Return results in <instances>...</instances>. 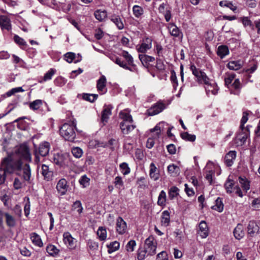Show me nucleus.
<instances>
[{
	"mask_svg": "<svg viewBox=\"0 0 260 260\" xmlns=\"http://www.w3.org/2000/svg\"><path fill=\"white\" fill-rule=\"evenodd\" d=\"M247 138V134L241 132L239 133L234 140L235 143L237 146L243 145Z\"/></svg>",
	"mask_w": 260,
	"mask_h": 260,
	"instance_id": "nucleus-24",
	"label": "nucleus"
},
{
	"mask_svg": "<svg viewBox=\"0 0 260 260\" xmlns=\"http://www.w3.org/2000/svg\"><path fill=\"white\" fill-rule=\"evenodd\" d=\"M152 39L151 38L146 37L143 39L141 44L136 46L138 52L145 53L152 47Z\"/></svg>",
	"mask_w": 260,
	"mask_h": 260,
	"instance_id": "nucleus-9",
	"label": "nucleus"
},
{
	"mask_svg": "<svg viewBox=\"0 0 260 260\" xmlns=\"http://www.w3.org/2000/svg\"><path fill=\"white\" fill-rule=\"evenodd\" d=\"M168 29L170 35L175 38H182L183 34L180 29L174 23H171L168 25Z\"/></svg>",
	"mask_w": 260,
	"mask_h": 260,
	"instance_id": "nucleus-11",
	"label": "nucleus"
},
{
	"mask_svg": "<svg viewBox=\"0 0 260 260\" xmlns=\"http://www.w3.org/2000/svg\"><path fill=\"white\" fill-rule=\"evenodd\" d=\"M233 233L236 239L238 240L242 239L245 235L243 225L238 224L235 228Z\"/></svg>",
	"mask_w": 260,
	"mask_h": 260,
	"instance_id": "nucleus-27",
	"label": "nucleus"
},
{
	"mask_svg": "<svg viewBox=\"0 0 260 260\" xmlns=\"http://www.w3.org/2000/svg\"><path fill=\"white\" fill-rule=\"evenodd\" d=\"M240 21L242 22L245 28L249 27L252 29H254L252 21L248 17L243 16L240 18Z\"/></svg>",
	"mask_w": 260,
	"mask_h": 260,
	"instance_id": "nucleus-42",
	"label": "nucleus"
},
{
	"mask_svg": "<svg viewBox=\"0 0 260 260\" xmlns=\"http://www.w3.org/2000/svg\"><path fill=\"white\" fill-rule=\"evenodd\" d=\"M236 152L235 151H229L225 156L224 161L228 166H232L234 160L236 157Z\"/></svg>",
	"mask_w": 260,
	"mask_h": 260,
	"instance_id": "nucleus-25",
	"label": "nucleus"
},
{
	"mask_svg": "<svg viewBox=\"0 0 260 260\" xmlns=\"http://www.w3.org/2000/svg\"><path fill=\"white\" fill-rule=\"evenodd\" d=\"M114 62L118 65H119L120 67L123 68L124 69L129 70L131 72H137L138 71L137 68L136 67H133V68H130L127 64V63L124 61L122 60L119 58H116L114 60Z\"/></svg>",
	"mask_w": 260,
	"mask_h": 260,
	"instance_id": "nucleus-29",
	"label": "nucleus"
},
{
	"mask_svg": "<svg viewBox=\"0 0 260 260\" xmlns=\"http://www.w3.org/2000/svg\"><path fill=\"white\" fill-rule=\"evenodd\" d=\"M120 244L117 241L111 242L109 245H107L108 252L109 253H112L115 251L117 250L119 248Z\"/></svg>",
	"mask_w": 260,
	"mask_h": 260,
	"instance_id": "nucleus-50",
	"label": "nucleus"
},
{
	"mask_svg": "<svg viewBox=\"0 0 260 260\" xmlns=\"http://www.w3.org/2000/svg\"><path fill=\"white\" fill-rule=\"evenodd\" d=\"M22 162L20 160H14L12 156L4 158L0 166V185L4 183L6 173H13L15 170L21 169Z\"/></svg>",
	"mask_w": 260,
	"mask_h": 260,
	"instance_id": "nucleus-1",
	"label": "nucleus"
},
{
	"mask_svg": "<svg viewBox=\"0 0 260 260\" xmlns=\"http://www.w3.org/2000/svg\"><path fill=\"white\" fill-rule=\"evenodd\" d=\"M178 188L176 186L172 187L169 192V196L171 199H173L178 194Z\"/></svg>",
	"mask_w": 260,
	"mask_h": 260,
	"instance_id": "nucleus-62",
	"label": "nucleus"
},
{
	"mask_svg": "<svg viewBox=\"0 0 260 260\" xmlns=\"http://www.w3.org/2000/svg\"><path fill=\"white\" fill-rule=\"evenodd\" d=\"M112 107L110 105H105L102 112L101 121L103 125L108 122L109 116L111 115V109Z\"/></svg>",
	"mask_w": 260,
	"mask_h": 260,
	"instance_id": "nucleus-18",
	"label": "nucleus"
},
{
	"mask_svg": "<svg viewBox=\"0 0 260 260\" xmlns=\"http://www.w3.org/2000/svg\"><path fill=\"white\" fill-rule=\"evenodd\" d=\"M63 241L65 245L70 249H75L77 245V240L73 238L69 232H65L63 234Z\"/></svg>",
	"mask_w": 260,
	"mask_h": 260,
	"instance_id": "nucleus-5",
	"label": "nucleus"
},
{
	"mask_svg": "<svg viewBox=\"0 0 260 260\" xmlns=\"http://www.w3.org/2000/svg\"><path fill=\"white\" fill-rule=\"evenodd\" d=\"M120 128L123 134L127 135L136 128V125L133 124V122L128 123L121 122Z\"/></svg>",
	"mask_w": 260,
	"mask_h": 260,
	"instance_id": "nucleus-16",
	"label": "nucleus"
},
{
	"mask_svg": "<svg viewBox=\"0 0 260 260\" xmlns=\"http://www.w3.org/2000/svg\"><path fill=\"white\" fill-rule=\"evenodd\" d=\"M223 204L220 198H218L215 201V204L212 207V209L219 212H221L223 210Z\"/></svg>",
	"mask_w": 260,
	"mask_h": 260,
	"instance_id": "nucleus-41",
	"label": "nucleus"
},
{
	"mask_svg": "<svg viewBox=\"0 0 260 260\" xmlns=\"http://www.w3.org/2000/svg\"><path fill=\"white\" fill-rule=\"evenodd\" d=\"M139 57L143 64L144 63L147 64L150 62H153L155 60V58L154 57L145 54H140L139 55Z\"/></svg>",
	"mask_w": 260,
	"mask_h": 260,
	"instance_id": "nucleus-43",
	"label": "nucleus"
},
{
	"mask_svg": "<svg viewBox=\"0 0 260 260\" xmlns=\"http://www.w3.org/2000/svg\"><path fill=\"white\" fill-rule=\"evenodd\" d=\"M41 173L44 177V179L47 181H51L53 178V171L46 165H42Z\"/></svg>",
	"mask_w": 260,
	"mask_h": 260,
	"instance_id": "nucleus-15",
	"label": "nucleus"
},
{
	"mask_svg": "<svg viewBox=\"0 0 260 260\" xmlns=\"http://www.w3.org/2000/svg\"><path fill=\"white\" fill-rule=\"evenodd\" d=\"M113 183L115 185V187L119 189H120L122 187H123L124 185V182L123 181L122 178L120 176L116 177L113 181Z\"/></svg>",
	"mask_w": 260,
	"mask_h": 260,
	"instance_id": "nucleus-54",
	"label": "nucleus"
},
{
	"mask_svg": "<svg viewBox=\"0 0 260 260\" xmlns=\"http://www.w3.org/2000/svg\"><path fill=\"white\" fill-rule=\"evenodd\" d=\"M199 235L202 238H206L209 234V229L207 223L205 221H201L199 225Z\"/></svg>",
	"mask_w": 260,
	"mask_h": 260,
	"instance_id": "nucleus-19",
	"label": "nucleus"
},
{
	"mask_svg": "<svg viewBox=\"0 0 260 260\" xmlns=\"http://www.w3.org/2000/svg\"><path fill=\"white\" fill-rule=\"evenodd\" d=\"M168 173L171 176L176 177L180 174V168L174 164H172L168 167Z\"/></svg>",
	"mask_w": 260,
	"mask_h": 260,
	"instance_id": "nucleus-35",
	"label": "nucleus"
},
{
	"mask_svg": "<svg viewBox=\"0 0 260 260\" xmlns=\"http://www.w3.org/2000/svg\"><path fill=\"white\" fill-rule=\"evenodd\" d=\"M162 123H159L157 124L153 128L150 130L151 133V137L157 139L159 138V136L161 132V125Z\"/></svg>",
	"mask_w": 260,
	"mask_h": 260,
	"instance_id": "nucleus-34",
	"label": "nucleus"
},
{
	"mask_svg": "<svg viewBox=\"0 0 260 260\" xmlns=\"http://www.w3.org/2000/svg\"><path fill=\"white\" fill-rule=\"evenodd\" d=\"M110 20L115 24L118 29L121 30L124 28V24L119 16L113 15L111 16Z\"/></svg>",
	"mask_w": 260,
	"mask_h": 260,
	"instance_id": "nucleus-30",
	"label": "nucleus"
},
{
	"mask_svg": "<svg viewBox=\"0 0 260 260\" xmlns=\"http://www.w3.org/2000/svg\"><path fill=\"white\" fill-rule=\"evenodd\" d=\"M94 16L99 21H102L106 18L107 12L105 10H97L94 12Z\"/></svg>",
	"mask_w": 260,
	"mask_h": 260,
	"instance_id": "nucleus-39",
	"label": "nucleus"
},
{
	"mask_svg": "<svg viewBox=\"0 0 260 260\" xmlns=\"http://www.w3.org/2000/svg\"><path fill=\"white\" fill-rule=\"evenodd\" d=\"M0 25L2 29L10 30L11 29L10 20L6 16L0 17Z\"/></svg>",
	"mask_w": 260,
	"mask_h": 260,
	"instance_id": "nucleus-26",
	"label": "nucleus"
},
{
	"mask_svg": "<svg viewBox=\"0 0 260 260\" xmlns=\"http://www.w3.org/2000/svg\"><path fill=\"white\" fill-rule=\"evenodd\" d=\"M224 186L227 192L232 193L235 191L236 193L240 197L243 196L240 188L237 185H235L233 180L229 178L225 183Z\"/></svg>",
	"mask_w": 260,
	"mask_h": 260,
	"instance_id": "nucleus-6",
	"label": "nucleus"
},
{
	"mask_svg": "<svg viewBox=\"0 0 260 260\" xmlns=\"http://www.w3.org/2000/svg\"><path fill=\"white\" fill-rule=\"evenodd\" d=\"M64 59L69 63H71L75 61L76 58V55L75 53L71 52H67L64 55Z\"/></svg>",
	"mask_w": 260,
	"mask_h": 260,
	"instance_id": "nucleus-57",
	"label": "nucleus"
},
{
	"mask_svg": "<svg viewBox=\"0 0 260 260\" xmlns=\"http://www.w3.org/2000/svg\"><path fill=\"white\" fill-rule=\"evenodd\" d=\"M67 81V80L64 78L60 76L55 79L54 83L58 86H62L66 83Z\"/></svg>",
	"mask_w": 260,
	"mask_h": 260,
	"instance_id": "nucleus-64",
	"label": "nucleus"
},
{
	"mask_svg": "<svg viewBox=\"0 0 260 260\" xmlns=\"http://www.w3.org/2000/svg\"><path fill=\"white\" fill-rule=\"evenodd\" d=\"M148 254V250L145 248H140L138 250L137 258L138 260H143Z\"/></svg>",
	"mask_w": 260,
	"mask_h": 260,
	"instance_id": "nucleus-52",
	"label": "nucleus"
},
{
	"mask_svg": "<svg viewBox=\"0 0 260 260\" xmlns=\"http://www.w3.org/2000/svg\"><path fill=\"white\" fill-rule=\"evenodd\" d=\"M97 235L100 240L103 241L107 238V231L105 227L100 226L97 231Z\"/></svg>",
	"mask_w": 260,
	"mask_h": 260,
	"instance_id": "nucleus-45",
	"label": "nucleus"
},
{
	"mask_svg": "<svg viewBox=\"0 0 260 260\" xmlns=\"http://www.w3.org/2000/svg\"><path fill=\"white\" fill-rule=\"evenodd\" d=\"M181 138L186 141L193 142L195 141L196 137L194 135H191L187 132H184L181 134Z\"/></svg>",
	"mask_w": 260,
	"mask_h": 260,
	"instance_id": "nucleus-56",
	"label": "nucleus"
},
{
	"mask_svg": "<svg viewBox=\"0 0 260 260\" xmlns=\"http://www.w3.org/2000/svg\"><path fill=\"white\" fill-rule=\"evenodd\" d=\"M219 6L230 8L232 11L235 12L237 10V7L233 4L231 2L228 1H221L219 2Z\"/></svg>",
	"mask_w": 260,
	"mask_h": 260,
	"instance_id": "nucleus-47",
	"label": "nucleus"
},
{
	"mask_svg": "<svg viewBox=\"0 0 260 260\" xmlns=\"http://www.w3.org/2000/svg\"><path fill=\"white\" fill-rule=\"evenodd\" d=\"M242 87L241 84L239 79H235L234 82L231 84L230 90L231 93L234 94H239Z\"/></svg>",
	"mask_w": 260,
	"mask_h": 260,
	"instance_id": "nucleus-22",
	"label": "nucleus"
},
{
	"mask_svg": "<svg viewBox=\"0 0 260 260\" xmlns=\"http://www.w3.org/2000/svg\"><path fill=\"white\" fill-rule=\"evenodd\" d=\"M166 108V105L162 102L159 101L148 109L147 113L149 116H154L159 114Z\"/></svg>",
	"mask_w": 260,
	"mask_h": 260,
	"instance_id": "nucleus-7",
	"label": "nucleus"
},
{
	"mask_svg": "<svg viewBox=\"0 0 260 260\" xmlns=\"http://www.w3.org/2000/svg\"><path fill=\"white\" fill-rule=\"evenodd\" d=\"M56 73V70L50 69L44 76L43 81L45 82L52 79V76Z\"/></svg>",
	"mask_w": 260,
	"mask_h": 260,
	"instance_id": "nucleus-58",
	"label": "nucleus"
},
{
	"mask_svg": "<svg viewBox=\"0 0 260 260\" xmlns=\"http://www.w3.org/2000/svg\"><path fill=\"white\" fill-rule=\"evenodd\" d=\"M205 85V90L207 94L209 96L210 94L215 95L217 93L218 88L217 84L209 79L207 84Z\"/></svg>",
	"mask_w": 260,
	"mask_h": 260,
	"instance_id": "nucleus-13",
	"label": "nucleus"
},
{
	"mask_svg": "<svg viewBox=\"0 0 260 260\" xmlns=\"http://www.w3.org/2000/svg\"><path fill=\"white\" fill-rule=\"evenodd\" d=\"M53 162L60 167L66 168L71 166L70 155L68 153H57L53 155Z\"/></svg>",
	"mask_w": 260,
	"mask_h": 260,
	"instance_id": "nucleus-3",
	"label": "nucleus"
},
{
	"mask_svg": "<svg viewBox=\"0 0 260 260\" xmlns=\"http://www.w3.org/2000/svg\"><path fill=\"white\" fill-rule=\"evenodd\" d=\"M5 216L6 217V221L8 226L10 227H14L16 224V220L14 217L8 213H5Z\"/></svg>",
	"mask_w": 260,
	"mask_h": 260,
	"instance_id": "nucleus-48",
	"label": "nucleus"
},
{
	"mask_svg": "<svg viewBox=\"0 0 260 260\" xmlns=\"http://www.w3.org/2000/svg\"><path fill=\"white\" fill-rule=\"evenodd\" d=\"M21 169L22 170V177L23 179L27 182H29L31 178V170L29 165L25 164Z\"/></svg>",
	"mask_w": 260,
	"mask_h": 260,
	"instance_id": "nucleus-28",
	"label": "nucleus"
},
{
	"mask_svg": "<svg viewBox=\"0 0 260 260\" xmlns=\"http://www.w3.org/2000/svg\"><path fill=\"white\" fill-rule=\"evenodd\" d=\"M239 181L243 189L246 192L250 188V182L245 177H239Z\"/></svg>",
	"mask_w": 260,
	"mask_h": 260,
	"instance_id": "nucleus-44",
	"label": "nucleus"
},
{
	"mask_svg": "<svg viewBox=\"0 0 260 260\" xmlns=\"http://www.w3.org/2000/svg\"><path fill=\"white\" fill-rule=\"evenodd\" d=\"M235 74H231L229 75L224 79L225 85L230 88L229 85L232 83V81L235 78Z\"/></svg>",
	"mask_w": 260,
	"mask_h": 260,
	"instance_id": "nucleus-63",
	"label": "nucleus"
},
{
	"mask_svg": "<svg viewBox=\"0 0 260 260\" xmlns=\"http://www.w3.org/2000/svg\"><path fill=\"white\" fill-rule=\"evenodd\" d=\"M119 117L122 120L121 122H123L124 123L133 122L132 116L130 114V111L127 109L120 111L119 113Z\"/></svg>",
	"mask_w": 260,
	"mask_h": 260,
	"instance_id": "nucleus-20",
	"label": "nucleus"
},
{
	"mask_svg": "<svg viewBox=\"0 0 260 260\" xmlns=\"http://www.w3.org/2000/svg\"><path fill=\"white\" fill-rule=\"evenodd\" d=\"M133 12L134 16L138 18L143 15L144 10L141 7L138 5H135L133 7Z\"/></svg>",
	"mask_w": 260,
	"mask_h": 260,
	"instance_id": "nucleus-49",
	"label": "nucleus"
},
{
	"mask_svg": "<svg viewBox=\"0 0 260 260\" xmlns=\"http://www.w3.org/2000/svg\"><path fill=\"white\" fill-rule=\"evenodd\" d=\"M47 252L50 255L55 256L58 253L59 250L53 245H49L46 247Z\"/></svg>",
	"mask_w": 260,
	"mask_h": 260,
	"instance_id": "nucleus-53",
	"label": "nucleus"
},
{
	"mask_svg": "<svg viewBox=\"0 0 260 260\" xmlns=\"http://www.w3.org/2000/svg\"><path fill=\"white\" fill-rule=\"evenodd\" d=\"M121 56L125 59L126 61V63L128 67L130 68H133V67H136L134 63V59L133 57L131 54H129L128 52L126 51H123L121 53Z\"/></svg>",
	"mask_w": 260,
	"mask_h": 260,
	"instance_id": "nucleus-31",
	"label": "nucleus"
},
{
	"mask_svg": "<svg viewBox=\"0 0 260 260\" xmlns=\"http://www.w3.org/2000/svg\"><path fill=\"white\" fill-rule=\"evenodd\" d=\"M30 238L32 243L39 247L43 246V242L39 235L36 233H32L30 235Z\"/></svg>",
	"mask_w": 260,
	"mask_h": 260,
	"instance_id": "nucleus-33",
	"label": "nucleus"
},
{
	"mask_svg": "<svg viewBox=\"0 0 260 260\" xmlns=\"http://www.w3.org/2000/svg\"><path fill=\"white\" fill-rule=\"evenodd\" d=\"M43 101L41 100H36L29 103V107L33 110H38L43 105Z\"/></svg>",
	"mask_w": 260,
	"mask_h": 260,
	"instance_id": "nucleus-46",
	"label": "nucleus"
},
{
	"mask_svg": "<svg viewBox=\"0 0 260 260\" xmlns=\"http://www.w3.org/2000/svg\"><path fill=\"white\" fill-rule=\"evenodd\" d=\"M259 228L257 223L254 221H250L248 226V234H252L257 233L259 232Z\"/></svg>",
	"mask_w": 260,
	"mask_h": 260,
	"instance_id": "nucleus-38",
	"label": "nucleus"
},
{
	"mask_svg": "<svg viewBox=\"0 0 260 260\" xmlns=\"http://www.w3.org/2000/svg\"><path fill=\"white\" fill-rule=\"evenodd\" d=\"M17 153L21 158L27 161L31 160L29 148L26 145H21L17 150Z\"/></svg>",
	"mask_w": 260,
	"mask_h": 260,
	"instance_id": "nucleus-10",
	"label": "nucleus"
},
{
	"mask_svg": "<svg viewBox=\"0 0 260 260\" xmlns=\"http://www.w3.org/2000/svg\"><path fill=\"white\" fill-rule=\"evenodd\" d=\"M190 70L192 74L197 78V81L199 84H207L208 81L210 79L206 74L201 70L197 68L194 64H191Z\"/></svg>",
	"mask_w": 260,
	"mask_h": 260,
	"instance_id": "nucleus-4",
	"label": "nucleus"
},
{
	"mask_svg": "<svg viewBox=\"0 0 260 260\" xmlns=\"http://www.w3.org/2000/svg\"><path fill=\"white\" fill-rule=\"evenodd\" d=\"M90 179L86 175L82 176L79 180L80 184L85 188L89 186Z\"/></svg>",
	"mask_w": 260,
	"mask_h": 260,
	"instance_id": "nucleus-60",
	"label": "nucleus"
},
{
	"mask_svg": "<svg viewBox=\"0 0 260 260\" xmlns=\"http://www.w3.org/2000/svg\"><path fill=\"white\" fill-rule=\"evenodd\" d=\"M243 66V63L240 60H233L230 61L228 64V67L230 70H238Z\"/></svg>",
	"mask_w": 260,
	"mask_h": 260,
	"instance_id": "nucleus-36",
	"label": "nucleus"
},
{
	"mask_svg": "<svg viewBox=\"0 0 260 260\" xmlns=\"http://www.w3.org/2000/svg\"><path fill=\"white\" fill-rule=\"evenodd\" d=\"M73 155L76 158H80L83 154L82 150L79 147H74L72 149Z\"/></svg>",
	"mask_w": 260,
	"mask_h": 260,
	"instance_id": "nucleus-61",
	"label": "nucleus"
},
{
	"mask_svg": "<svg viewBox=\"0 0 260 260\" xmlns=\"http://www.w3.org/2000/svg\"><path fill=\"white\" fill-rule=\"evenodd\" d=\"M229 53V50L227 46L222 45L218 47L217 54L221 58H224Z\"/></svg>",
	"mask_w": 260,
	"mask_h": 260,
	"instance_id": "nucleus-40",
	"label": "nucleus"
},
{
	"mask_svg": "<svg viewBox=\"0 0 260 260\" xmlns=\"http://www.w3.org/2000/svg\"><path fill=\"white\" fill-rule=\"evenodd\" d=\"M136 246V241L134 240H131L126 244L125 246V249L128 252H133L134 251Z\"/></svg>",
	"mask_w": 260,
	"mask_h": 260,
	"instance_id": "nucleus-59",
	"label": "nucleus"
},
{
	"mask_svg": "<svg viewBox=\"0 0 260 260\" xmlns=\"http://www.w3.org/2000/svg\"><path fill=\"white\" fill-rule=\"evenodd\" d=\"M106 78L104 75H102L97 81L96 88L98 90L101 94H103L107 91Z\"/></svg>",
	"mask_w": 260,
	"mask_h": 260,
	"instance_id": "nucleus-17",
	"label": "nucleus"
},
{
	"mask_svg": "<svg viewBox=\"0 0 260 260\" xmlns=\"http://www.w3.org/2000/svg\"><path fill=\"white\" fill-rule=\"evenodd\" d=\"M69 185L67 181L64 178L60 179L57 183L56 189L60 195H64L68 191Z\"/></svg>",
	"mask_w": 260,
	"mask_h": 260,
	"instance_id": "nucleus-12",
	"label": "nucleus"
},
{
	"mask_svg": "<svg viewBox=\"0 0 260 260\" xmlns=\"http://www.w3.org/2000/svg\"><path fill=\"white\" fill-rule=\"evenodd\" d=\"M83 208L82 204L80 201H76L75 202L72 207V211L75 213L77 214L79 216L82 213Z\"/></svg>",
	"mask_w": 260,
	"mask_h": 260,
	"instance_id": "nucleus-32",
	"label": "nucleus"
},
{
	"mask_svg": "<svg viewBox=\"0 0 260 260\" xmlns=\"http://www.w3.org/2000/svg\"><path fill=\"white\" fill-rule=\"evenodd\" d=\"M144 248L148 250V254L152 255L155 254L156 243L153 236H149L145 240Z\"/></svg>",
	"mask_w": 260,
	"mask_h": 260,
	"instance_id": "nucleus-8",
	"label": "nucleus"
},
{
	"mask_svg": "<svg viewBox=\"0 0 260 260\" xmlns=\"http://www.w3.org/2000/svg\"><path fill=\"white\" fill-rule=\"evenodd\" d=\"M74 129L73 124L66 123L60 128V134L66 140L73 142L76 138Z\"/></svg>",
	"mask_w": 260,
	"mask_h": 260,
	"instance_id": "nucleus-2",
	"label": "nucleus"
},
{
	"mask_svg": "<svg viewBox=\"0 0 260 260\" xmlns=\"http://www.w3.org/2000/svg\"><path fill=\"white\" fill-rule=\"evenodd\" d=\"M149 176L154 181L157 180L159 178V171L153 162L150 165Z\"/></svg>",
	"mask_w": 260,
	"mask_h": 260,
	"instance_id": "nucleus-21",
	"label": "nucleus"
},
{
	"mask_svg": "<svg viewBox=\"0 0 260 260\" xmlns=\"http://www.w3.org/2000/svg\"><path fill=\"white\" fill-rule=\"evenodd\" d=\"M119 167L121 173L124 175L128 174L131 172V169L129 168L128 164L126 162L121 163Z\"/></svg>",
	"mask_w": 260,
	"mask_h": 260,
	"instance_id": "nucleus-55",
	"label": "nucleus"
},
{
	"mask_svg": "<svg viewBox=\"0 0 260 260\" xmlns=\"http://www.w3.org/2000/svg\"><path fill=\"white\" fill-rule=\"evenodd\" d=\"M116 229L117 232L120 235L125 233L127 230L126 223L121 217L116 219Z\"/></svg>",
	"mask_w": 260,
	"mask_h": 260,
	"instance_id": "nucleus-14",
	"label": "nucleus"
},
{
	"mask_svg": "<svg viewBox=\"0 0 260 260\" xmlns=\"http://www.w3.org/2000/svg\"><path fill=\"white\" fill-rule=\"evenodd\" d=\"M39 153L42 156H45L49 153L50 150V144L47 142H44L40 144L39 147Z\"/></svg>",
	"mask_w": 260,
	"mask_h": 260,
	"instance_id": "nucleus-23",
	"label": "nucleus"
},
{
	"mask_svg": "<svg viewBox=\"0 0 260 260\" xmlns=\"http://www.w3.org/2000/svg\"><path fill=\"white\" fill-rule=\"evenodd\" d=\"M170 221V215L168 211L165 210L162 212L161 215V225L164 226L169 225Z\"/></svg>",
	"mask_w": 260,
	"mask_h": 260,
	"instance_id": "nucleus-37",
	"label": "nucleus"
},
{
	"mask_svg": "<svg viewBox=\"0 0 260 260\" xmlns=\"http://www.w3.org/2000/svg\"><path fill=\"white\" fill-rule=\"evenodd\" d=\"M166 194L164 190H161L158 196L157 204L160 206H164L166 204Z\"/></svg>",
	"mask_w": 260,
	"mask_h": 260,
	"instance_id": "nucleus-51",
	"label": "nucleus"
}]
</instances>
